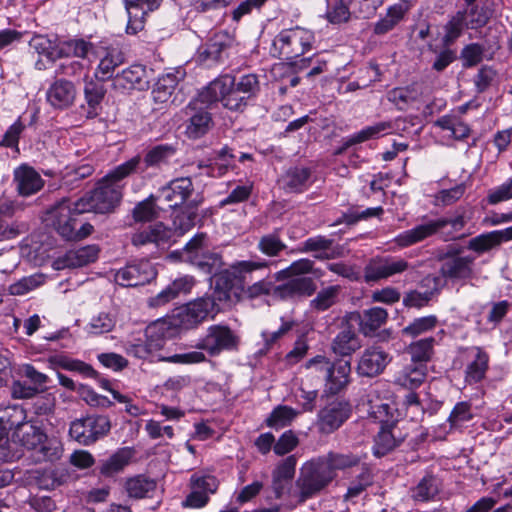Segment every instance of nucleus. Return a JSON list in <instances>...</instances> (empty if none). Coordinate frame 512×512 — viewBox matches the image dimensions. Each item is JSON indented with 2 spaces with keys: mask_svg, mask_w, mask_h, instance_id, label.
Segmentation results:
<instances>
[{
  "mask_svg": "<svg viewBox=\"0 0 512 512\" xmlns=\"http://www.w3.org/2000/svg\"><path fill=\"white\" fill-rule=\"evenodd\" d=\"M396 446L397 441L391 430L382 428L375 437L373 454L376 457H382L392 451Z\"/></svg>",
  "mask_w": 512,
  "mask_h": 512,
  "instance_id": "obj_61",
  "label": "nucleus"
},
{
  "mask_svg": "<svg viewBox=\"0 0 512 512\" xmlns=\"http://www.w3.org/2000/svg\"><path fill=\"white\" fill-rule=\"evenodd\" d=\"M125 489L129 497L142 499L156 489V482L145 475H137L126 480Z\"/></svg>",
  "mask_w": 512,
  "mask_h": 512,
  "instance_id": "obj_44",
  "label": "nucleus"
},
{
  "mask_svg": "<svg viewBox=\"0 0 512 512\" xmlns=\"http://www.w3.org/2000/svg\"><path fill=\"white\" fill-rule=\"evenodd\" d=\"M199 96L191 101L185 108L186 115L189 119L186 125V135L190 139H199L206 135L213 127L214 122L211 113L205 109L198 108Z\"/></svg>",
  "mask_w": 512,
  "mask_h": 512,
  "instance_id": "obj_16",
  "label": "nucleus"
},
{
  "mask_svg": "<svg viewBox=\"0 0 512 512\" xmlns=\"http://www.w3.org/2000/svg\"><path fill=\"white\" fill-rule=\"evenodd\" d=\"M473 359L465 369V382L469 385L481 382L489 369V354L481 347L468 348Z\"/></svg>",
  "mask_w": 512,
  "mask_h": 512,
  "instance_id": "obj_27",
  "label": "nucleus"
},
{
  "mask_svg": "<svg viewBox=\"0 0 512 512\" xmlns=\"http://www.w3.org/2000/svg\"><path fill=\"white\" fill-rule=\"evenodd\" d=\"M141 156L136 155L116 166L97 182L93 191L79 198L86 212L108 213L120 203L125 186L124 180L138 171Z\"/></svg>",
  "mask_w": 512,
  "mask_h": 512,
  "instance_id": "obj_1",
  "label": "nucleus"
},
{
  "mask_svg": "<svg viewBox=\"0 0 512 512\" xmlns=\"http://www.w3.org/2000/svg\"><path fill=\"white\" fill-rule=\"evenodd\" d=\"M15 206L12 201H0V240H12L29 231L28 223L14 220Z\"/></svg>",
  "mask_w": 512,
  "mask_h": 512,
  "instance_id": "obj_19",
  "label": "nucleus"
},
{
  "mask_svg": "<svg viewBox=\"0 0 512 512\" xmlns=\"http://www.w3.org/2000/svg\"><path fill=\"white\" fill-rule=\"evenodd\" d=\"M113 86L116 89H147L149 79L146 67L141 64H133L122 70L113 78Z\"/></svg>",
  "mask_w": 512,
  "mask_h": 512,
  "instance_id": "obj_21",
  "label": "nucleus"
},
{
  "mask_svg": "<svg viewBox=\"0 0 512 512\" xmlns=\"http://www.w3.org/2000/svg\"><path fill=\"white\" fill-rule=\"evenodd\" d=\"M351 364L349 361H338L332 363L329 372L325 378V392L328 394H338L343 391L350 383Z\"/></svg>",
  "mask_w": 512,
  "mask_h": 512,
  "instance_id": "obj_23",
  "label": "nucleus"
},
{
  "mask_svg": "<svg viewBox=\"0 0 512 512\" xmlns=\"http://www.w3.org/2000/svg\"><path fill=\"white\" fill-rule=\"evenodd\" d=\"M156 329L157 325L149 326L146 330L147 340L145 342L129 344L126 347L127 354L139 359H147L162 349L164 346V337L157 335L154 338Z\"/></svg>",
  "mask_w": 512,
  "mask_h": 512,
  "instance_id": "obj_29",
  "label": "nucleus"
},
{
  "mask_svg": "<svg viewBox=\"0 0 512 512\" xmlns=\"http://www.w3.org/2000/svg\"><path fill=\"white\" fill-rule=\"evenodd\" d=\"M213 307V302L207 297H199L177 308L171 317V324L181 330L195 329L207 318L215 317Z\"/></svg>",
  "mask_w": 512,
  "mask_h": 512,
  "instance_id": "obj_10",
  "label": "nucleus"
},
{
  "mask_svg": "<svg viewBox=\"0 0 512 512\" xmlns=\"http://www.w3.org/2000/svg\"><path fill=\"white\" fill-rule=\"evenodd\" d=\"M258 250L268 256L277 257L287 246L280 237V230L276 229L272 233L263 235L257 244Z\"/></svg>",
  "mask_w": 512,
  "mask_h": 512,
  "instance_id": "obj_50",
  "label": "nucleus"
},
{
  "mask_svg": "<svg viewBox=\"0 0 512 512\" xmlns=\"http://www.w3.org/2000/svg\"><path fill=\"white\" fill-rule=\"evenodd\" d=\"M393 125L390 121L378 122L374 125L365 127L347 139L346 146H351L365 142L369 139L377 138L392 131Z\"/></svg>",
  "mask_w": 512,
  "mask_h": 512,
  "instance_id": "obj_48",
  "label": "nucleus"
},
{
  "mask_svg": "<svg viewBox=\"0 0 512 512\" xmlns=\"http://www.w3.org/2000/svg\"><path fill=\"white\" fill-rule=\"evenodd\" d=\"M486 200L490 205L512 200V176L499 186L490 189Z\"/></svg>",
  "mask_w": 512,
  "mask_h": 512,
  "instance_id": "obj_64",
  "label": "nucleus"
},
{
  "mask_svg": "<svg viewBox=\"0 0 512 512\" xmlns=\"http://www.w3.org/2000/svg\"><path fill=\"white\" fill-rule=\"evenodd\" d=\"M308 273H313L316 277L322 276L320 270L314 269V263L312 260L302 258L292 262L286 269L279 271L276 274V278L280 280L285 277H303L302 275Z\"/></svg>",
  "mask_w": 512,
  "mask_h": 512,
  "instance_id": "obj_54",
  "label": "nucleus"
},
{
  "mask_svg": "<svg viewBox=\"0 0 512 512\" xmlns=\"http://www.w3.org/2000/svg\"><path fill=\"white\" fill-rule=\"evenodd\" d=\"M100 253V247L96 244L82 246L67 251L62 262L67 268H79L95 262Z\"/></svg>",
  "mask_w": 512,
  "mask_h": 512,
  "instance_id": "obj_33",
  "label": "nucleus"
},
{
  "mask_svg": "<svg viewBox=\"0 0 512 512\" xmlns=\"http://www.w3.org/2000/svg\"><path fill=\"white\" fill-rule=\"evenodd\" d=\"M268 267L269 263L265 260H240L230 265L228 279L232 280L237 301H252L271 294L275 295L276 285L270 277L254 281L255 274L268 269Z\"/></svg>",
  "mask_w": 512,
  "mask_h": 512,
  "instance_id": "obj_2",
  "label": "nucleus"
},
{
  "mask_svg": "<svg viewBox=\"0 0 512 512\" xmlns=\"http://www.w3.org/2000/svg\"><path fill=\"white\" fill-rule=\"evenodd\" d=\"M93 47L91 42L84 39H71L61 44L60 54L66 57L86 58Z\"/></svg>",
  "mask_w": 512,
  "mask_h": 512,
  "instance_id": "obj_57",
  "label": "nucleus"
},
{
  "mask_svg": "<svg viewBox=\"0 0 512 512\" xmlns=\"http://www.w3.org/2000/svg\"><path fill=\"white\" fill-rule=\"evenodd\" d=\"M313 42L312 31L296 26L280 31L273 40L270 52L273 57L293 60L309 51Z\"/></svg>",
  "mask_w": 512,
  "mask_h": 512,
  "instance_id": "obj_5",
  "label": "nucleus"
},
{
  "mask_svg": "<svg viewBox=\"0 0 512 512\" xmlns=\"http://www.w3.org/2000/svg\"><path fill=\"white\" fill-rule=\"evenodd\" d=\"M14 437L20 444L29 449L36 450L46 439V433L38 426L29 423H19L16 426Z\"/></svg>",
  "mask_w": 512,
  "mask_h": 512,
  "instance_id": "obj_40",
  "label": "nucleus"
},
{
  "mask_svg": "<svg viewBox=\"0 0 512 512\" xmlns=\"http://www.w3.org/2000/svg\"><path fill=\"white\" fill-rule=\"evenodd\" d=\"M311 170L306 167H292L282 176L283 189L290 193H300L310 185Z\"/></svg>",
  "mask_w": 512,
  "mask_h": 512,
  "instance_id": "obj_34",
  "label": "nucleus"
},
{
  "mask_svg": "<svg viewBox=\"0 0 512 512\" xmlns=\"http://www.w3.org/2000/svg\"><path fill=\"white\" fill-rule=\"evenodd\" d=\"M359 330L365 336H373L386 323L388 312L381 307L366 309L359 316Z\"/></svg>",
  "mask_w": 512,
  "mask_h": 512,
  "instance_id": "obj_39",
  "label": "nucleus"
},
{
  "mask_svg": "<svg viewBox=\"0 0 512 512\" xmlns=\"http://www.w3.org/2000/svg\"><path fill=\"white\" fill-rule=\"evenodd\" d=\"M83 213L87 212L79 199L71 201L63 198L47 210L44 221L65 241H81L94 231L90 223L80 224L78 217Z\"/></svg>",
  "mask_w": 512,
  "mask_h": 512,
  "instance_id": "obj_3",
  "label": "nucleus"
},
{
  "mask_svg": "<svg viewBox=\"0 0 512 512\" xmlns=\"http://www.w3.org/2000/svg\"><path fill=\"white\" fill-rule=\"evenodd\" d=\"M124 63V55L117 48L105 49L95 71L96 79L105 82L112 78L115 69Z\"/></svg>",
  "mask_w": 512,
  "mask_h": 512,
  "instance_id": "obj_36",
  "label": "nucleus"
},
{
  "mask_svg": "<svg viewBox=\"0 0 512 512\" xmlns=\"http://www.w3.org/2000/svg\"><path fill=\"white\" fill-rule=\"evenodd\" d=\"M410 267V263L401 257H374L364 267V280L366 283L378 282L402 274Z\"/></svg>",
  "mask_w": 512,
  "mask_h": 512,
  "instance_id": "obj_12",
  "label": "nucleus"
},
{
  "mask_svg": "<svg viewBox=\"0 0 512 512\" xmlns=\"http://www.w3.org/2000/svg\"><path fill=\"white\" fill-rule=\"evenodd\" d=\"M422 97V88L418 84L395 87L387 92V100L398 110L405 111Z\"/></svg>",
  "mask_w": 512,
  "mask_h": 512,
  "instance_id": "obj_32",
  "label": "nucleus"
},
{
  "mask_svg": "<svg viewBox=\"0 0 512 512\" xmlns=\"http://www.w3.org/2000/svg\"><path fill=\"white\" fill-rule=\"evenodd\" d=\"M183 76L184 73L181 71L171 72L161 76L151 93L153 101L161 104L168 102Z\"/></svg>",
  "mask_w": 512,
  "mask_h": 512,
  "instance_id": "obj_37",
  "label": "nucleus"
},
{
  "mask_svg": "<svg viewBox=\"0 0 512 512\" xmlns=\"http://www.w3.org/2000/svg\"><path fill=\"white\" fill-rule=\"evenodd\" d=\"M350 5L354 6L353 0H334L327 12V18L331 23L340 24L350 19Z\"/></svg>",
  "mask_w": 512,
  "mask_h": 512,
  "instance_id": "obj_62",
  "label": "nucleus"
},
{
  "mask_svg": "<svg viewBox=\"0 0 512 512\" xmlns=\"http://www.w3.org/2000/svg\"><path fill=\"white\" fill-rule=\"evenodd\" d=\"M239 344L240 336L228 325L214 324L207 328L206 334L198 341L196 348L215 357L223 351L237 350Z\"/></svg>",
  "mask_w": 512,
  "mask_h": 512,
  "instance_id": "obj_8",
  "label": "nucleus"
},
{
  "mask_svg": "<svg viewBox=\"0 0 512 512\" xmlns=\"http://www.w3.org/2000/svg\"><path fill=\"white\" fill-rule=\"evenodd\" d=\"M156 275L149 261H140L119 269L115 274V281L124 287H136L149 283Z\"/></svg>",
  "mask_w": 512,
  "mask_h": 512,
  "instance_id": "obj_15",
  "label": "nucleus"
},
{
  "mask_svg": "<svg viewBox=\"0 0 512 512\" xmlns=\"http://www.w3.org/2000/svg\"><path fill=\"white\" fill-rule=\"evenodd\" d=\"M437 479L432 475L423 477L412 491V497L416 501L427 502L438 494Z\"/></svg>",
  "mask_w": 512,
  "mask_h": 512,
  "instance_id": "obj_56",
  "label": "nucleus"
},
{
  "mask_svg": "<svg viewBox=\"0 0 512 512\" xmlns=\"http://www.w3.org/2000/svg\"><path fill=\"white\" fill-rule=\"evenodd\" d=\"M301 252L315 253L318 260H331L340 257V248L334 246V240L323 235H317L306 239L302 243Z\"/></svg>",
  "mask_w": 512,
  "mask_h": 512,
  "instance_id": "obj_26",
  "label": "nucleus"
},
{
  "mask_svg": "<svg viewBox=\"0 0 512 512\" xmlns=\"http://www.w3.org/2000/svg\"><path fill=\"white\" fill-rule=\"evenodd\" d=\"M171 237V231L163 223H156L137 231L132 235L131 242L134 246L155 244L157 246L167 243Z\"/></svg>",
  "mask_w": 512,
  "mask_h": 512,
  "instance_id": "obj_31",
  "label": "nucleus"
},
{
  "mask_svg": "<svg viewBox=\"0 0 512 512\" xmlns=\"http://www.w3.org/2000/svg\"><path fill=\"white\" fill-rule=\"evenodd\" d=\"M111 429V422L104 415H88L71 422L69 435L79 444L89 446L105 437Z\"/></svg>",
  "mask_w": 512,
  "mask_h": 512,
  "instance_id": "obj_11",
  "label": "nucleus"
},
{
  "mask_svg": "<svg viewBox=\"0 0 512 512\" xmlns=\"http://www.w3.org/2000/svg\"><path fill=\"white\" fill-rule=\"evenodd\" d=\"M231 291L234 292V287H232V280L228 279V270H226L217 280L213 293L205 296L214 304V310H212L214 316H216L225 306L230 305Z\"/></svg>",
  "mask_w": 512,
  "mask_h": 512,
  "instance_id": "obj_35",
  "label": "nucleus"
},
{
  "mask_svg": "<svg viewBox=\"0 0 512 512\" xmlns=\"http://www.w3.org/2000/svg\"><path fill=\"white\" fill-rule=\"evenodd\" d=\"M77 88L72 81L64 78L56 79L47 89V102L58 110H65L74 105Z\"/></svg>",
  "mask_w": 512,
  "mask_h": 512,
  "instance_id": "obj_18",
  "label": "nucleus"
},
{
  "mask_svg": "<svg viewBox=\"0 0 512 512\" xmlns=\"http://www.w3.org/2000/svg\"><path fill=\"white\" fill-rule=\"evenodd\" d=\"M234 42V36L227 31L214 33L198 50L200 63L207 67L222 63L228 57V50Z\"/></svg>",
  "mask_w": 512,
  "mask_h": 512,
  "instance_id": "obj_14",
  "label": "nucleus"
},
{
  "mask_svg": "<svg viewBox=\"0 0 512 512\" xmlns=\"http://www.w3.org/2000/svg\"><path fill=\"white\" fill-rule=\"evenodd\" d=\"M13 183L17 193L22 197H29L38 193L45 185L41 175L26 163L14 169Z\"/></svg>",
  "mask_w": 512,
  "mask_h": 512,
  "instance_id": "obj_17",
  "label": "nucleus"
},
{
  "mask_svg": "<svg viewBox=\"0 0 512 512\" xmlns=\"http://www.w3.org/2000/svg\"><path fill=\"white\" fill-rule=\"evenodd\" d=\"M434 125L442 130L449 131L451 137L457 141L465 140L471 134L470 126L455 113L439 117L434 122Z\"/></svg>",
  "mask_w": 512,
  "mask_h": 512,
  "instance_id": "obj_38",
  "label": "nucleus"
},
{
  "mask_svg": "<svg viewBox=\"0 0 512 512\" xmlns=\"http://www.w3.org/2000/svg\"><path fill=\"white\" fill-rule=\"evenodd\" d=\"M425 366L413 363L405 366L397 375L396 383L407 388H418L425 379Z\"/></svg>",
  "mask_w": 512,
  "mask_h": 512,
  "instance_id": "obj_43",
  "label": "nucleus"
},
{
  "mask_svg": "<svg viewBox=\"0 0 512 512\" xmlns=\"http://www.w3.org/2000/svg\"><path fill=\"white\" fill-rule=\"evenodd\" d=\"M341 291L339 285L328 286L320 290L316 297L310 301V307L318 312H323L331 308L338 301Z\"/></svg>",
  "mask_w": 512,
  "mask_h": 512,
  "instance_id": "obj_52",
  "label": "nucleus"
},
{
  "mask_svg": "<svg viewBox=\"0 0 512 512\" xmlns=\"http://www.w3.org/2000/svg\"><path fill=\"white\" fill-rule=\"evenodd\" d=\"M177 152L176 146L172 144H159L151 147L144 154L138 170L145 171L149 168H160L167 165Z\"/></svg>",
  "mask_w": 512,
  "mask_h": 512,
  "instance_id": "obj_30",
  "label": "nucleus"
},
{
  "mask_svg": "<svg viewBox=\"0 0 512 512\" xmlns=\"http://www.w3.org/2000/svg\"><path fill=\"white\" fill-rule=\"evenodd\" d=\"M357 336L351 327H344L335 337L332 349L336 354L347 356L359 348Z\"/></svg>",
  "mask_w": 512,
  "mask_h": 512,
  "instance_id": "obj_46",
  "label": "nucleus"
},
{
  "mask_svg": "<svg viewBox=\"0 0 512 512\" xmlns=\"http://www.w3.org/2000/svg\"><path fill=\"white\" fill-rule=\"evenodd\" d=\"M218 487L219 481L212 474L197 472L190 478V488L206 492L208 496L216 493Z\"/></svg>",
  "mask_w": 512,
  "mask_h": 512,
  "instance_id": "obj_60",
  "label": "nucleus"
},
{
  "mask_svg": "<svg viewBox=\"0 0 512 512\" xmlns=\"http://www.w3.org/2000/svg\"><path fill=\"white\" fill-rule=\"evenodd\" d=\"M389 363V355L379 347H369L362 353L357 372L361 376L374 377L381 374Z\"/></svg>",
  "mask_w": 512,
  "mask_h": 512,
  "instance_id": "obj_20",
  "label": "nucleus"
},
{
  "mask_svg": "<svg viewBox=\"0 0 512 512\" xmlns=\"http://www.w3.org/2000/svg\"><path fill=\"white\" fill-rule=\"evenodd\" d=\"M298 412L290 406L278 405L273 409L265 423L268 427L281 429L289 426L297 417Z\"/></svg>",
  "mask_w": 512,
  "mask_h": 512,
  "instance_id": "obj_51",
  "label": "nucleus"
},
{
  "mask_svg": "<svg viewBox=\"0 0 512 512\" xmlns=\"http://www.w3.org/2000/svg\"><path fill=\"white\" fill-rule=\"evenodd\" d=\"M131 452L128 449H120L106 460H103L99 466L100 474L105 477H112L121 472L129 463Z\"/></svg>",
  "mask_w": 512,
  "mask_h": 512,
  "instance_id": "obj_45",
  "label": "nucleus"
},
{
  "mask_svg": "<svg viewBox=\"0 0 512 512\" xmlns=\"http://www.w3.org/2000/svg\"><path fill=\"white\" fill-rule=\"evenodd\" d=\"M448 225H450L454 231L462 230L466 225L464 215H457L454 218L442 217L428 220L416 225L412 229L403 231L394 238V242L399 248H407L436 235Z\"/></svg>",
  "mask_w": 512,
  "mask_h": 512,
  "instance_id": "obj_7",
  "label": "nucleus"
},
{
  "mask_svg": "<svg viewBox=\"0 0 512 512\" xmlns=\"http://www.w3.org/2000/svg\"><path fill=\"white\" fill-rule=\"evenodd\" d=\"M199 101L207 106L221 102L229 110L242 111L248 100L235 86V77L225 74L210 82L199 93Z\"/></svg>",
  "mask_w": 512,
  "mask_h": 512,
  "instance_id": "obj_4",
  "label": "nucleus"
},
{
  "mask_svg": "<svg viewBox=\"0 0 512 512\" xmlns=\"http://www.w3.org/2000/svg\"><path fill=\"white\" fill-rule=\"evenodd\" d=\"M475 258L472 256H454L448 257L443 262L440 272L443 277L456 280H466L472 278L473 264Z\"/></svg>",
  "mask_w": 512,
  "mask_h": 512,
  "instance_id": "obj_25",
  "label": "nucleus"
},
{
  "mask_svg": "<svg viewBox=\"0 0 512 512\" xmlns=\"http://www.w3.org/2000/svg\"><path fill=\"white\" fill-rule=\"evenodd\" d=\"M332 476L319 457L306 461L299 471L295 482L300 502L314 498L326 490L333 482Z\"/></svg>",
  "mask_w": 512,
  "mask_h": 512,
  "instance_id": "obj_6",
  "label": "nucleus"
},
{
  "mask_svg": "<svg viewBox=\"0 0 512 512\" xmlns=\"http://www.w3.org/2000/svg\"><path fill=\"white\" fill-rule=\"evenodd\" d=\"M132 216L136 222H149L157 218L158 213L155 208V198L151 195L147 199L139 202L134 207Z\"/></svg>",
  "mask_w": 512,
  "mask_h": 512,
  "instance_id": "obj_63",
  "label": "nucleus"
},
{
  "mask_svg": "<svg viewBox=\"0 0 512 512\" xmlns=\"http://www.w3.org/2000/svg\"><path fill=\"white\" fill-rule=\"evenodd\" d=\"M318 457L326 467L327 471H329L333 480L336 479L338 471H346L361 463V457L352 452L341 453L337 451H329L325 455Z\"/></svg>",
  "mask_w": 512,
  "mask_h": 512,
  "instance_id": "obj_28",
  "label": "nucleus"
},
{
  "mask_svg": "<svg viewBox=\"0 0 512 512\" xmlns=\"http://www.w3.org/2000/svg\"><path fill=\"white\" fill-rule=\"evenodd\" d=\"M191 263L197 265L208 274H216L222 267V257L218 253L203 251L200 256L191 258Z\"/></svg>",
  "mask_w": 512,
  "mask_h": 512,
  "instance_id": "obj_59",
  "label": "nucleus"
},
{
  "mask_svg": "<svg viewBox=\"0 0 512 512\" xmlns=\"http://www.w3.org/2000/svg\"><path fill=\"white\" fill-rule=\"evenodd\" d=\"M158 197L170 208L186 205L190 209H196L202 203V197L195 193L192 179L188 176L172 179L159 190Z\"/></svg>",
  "mask_w": 512,
  "mask_h": 512,
  "instance_id": "obj_9",
  "label": "nucleus"
},
{
  "mask_svg": "<svg viewBox=\"0 0 512 512\" xmlns=\"http://www.w3.org/2000/svg\"><path fill=\"white\" fill-rule=\"evenodd\" d=\"M435 344L436 339L434 337L422 338L410 343L406 351L413 363L424 365L432 359Z\"/></svg>",
  "mask_w": 512,
  "mask_h": 512,
  "instance_id": "obj_42",
  "label": "nucleus"
},
{
  "mask_svg": "<svg viewBox=\"0 0 512 512\" xmlns=\"http://www.w3.org/2000/svg\"><path fill=\"white\" fill-rule=\"evenodd\" d=\"M466 15L467 10L458 11L446 23L442 39L445 46L453 44L462 35L464 28L467 27Z\"/></svg>",
  "mask_w": 512,
  "mask_h": 512,
  "instance_id": "obj_49",
  "label": "nucleus"
},
{
  "mask_svg": "<svg viewBox=\"0 0 512 512\" xmlns=\"http://www.w3.org/2000/svg\"><path fill=\"white\" fill-rule=\"evenodd\" d=\"M374 475L372 468L367 463L360 465L359 473L351 480L347 492L344 495L345 501H352L359 497L373 484Z\"/></svg>",
  "mask_w": 512,
  "mask_h": 512,
  "instance_id": "obj_41",
  "label": "nucleus"
},
{
  "mask_svg": "<svg viewBox=\"0 0 512 512\" xmlns=\"http://www.w3.org/2000/svg\"><path fill=\"white\" fill-rule=\"evenodd\" d=\"M289 280L277 285L275 296L282 299L311 296L316 291V284L310 277H288Z\"/></svg>",
  "mask_w": 512,
  "mask_h": 512,
  "instance_id": "obj_22",
  "label": "nucleus"
},
{
  "mask_svg": "<svg viewBox=\"0 0 512 512\" xmlns=\"http://www.w3.org/2000/svg\"><path fill=\"white\" fill-rule=\"evenodd\" d=\"M439 323L435 315L415 318L411 323L402 329V334L411 338H416L422 334L434 330Z\"/></svg>",
  "mask_w": 512,
  "mask_h": 512,
  "instance_id": "obj_55",
  "label": "nucleus"
},
{
  "mask_svg": "<svg viewBox=\"0 0 512 512\" xmlns=\"http://www.w3.org/2000/svg\"><path fill=\"white\" fill-rule=\"evenodd\" d=\"M352 406L343 399H334L320 409L317 415V428L322 434L338 430L351 416Z\"/></svg>",
  "mask_w": 512,
  "mask_h": 512,
  "instance_id": "obj_13",
  "label": "nucleus"
},
{
  "mask_svg": "<svg viewBox=\"0 0 512 512\" xmlns=\"http://www.w3.org/2000/svg\"><path fill=\"white\" fill-rule=\"evenodd\" d=\"M511 240L512 226L502 230L486 232L470 239L468 242V249L478 254H482L499 246L502 242Z\"/></svg>",
  "mask_w": 512,
  "mask_h": 512,
  "instance_id": "obj_24",
  "label": "nucleus"
},
{
  "mask_svg": "<svg viewBox=\"0 0 512 512\" xmlns=\"http://www.w3.org/2000/svg\"><path fill=\"white\" fill-rule=\"evenodd\" d=\"M126 9L128 13L126 33L130 35H135L139 31H142L144 29L145 16L151 10H147L146 5L140 4H126Z\"/></svg>",
  "mask_w": 512,
  "mask_h": 512,
  "instance_id": "obj_53",
  "label": "nucleus"
},
{
  "mask_svg": "<svg viewBox=\"0 0 512 512\" xmlns=\"http://www.w3.org/2000/svg\"><path fill=\"white\" fill-rule=\"evenodd\" d=\"M106 94V89L102 83L94 80L86 81L84 86V97L89 107L88 117L93 118L98 115L97 108L100 106Z\"/></svg>",
  "mask_w": 512,
  "mask_h": 512,
  "instance_id": "obj_47",
  "label": "nucleus"
},
{
  "mask_svg": "<svg viewBox=\"0 0 512 512\" xmlns=\"http://www.w3.org/2000/svg\"><path fill=\"white\" fill-rule=\"evenodd\" d=\"M186 285L187 281L185 279L175 280L155 297L150 298L149 305L151 307H159L165 305L166 303L175 299Z\"/></svg>",
  "mask_w": 512,
  "mask_h": 512,
  "instance_id": "obj_58",
  "label": "nucleus"
}]
</instances>
